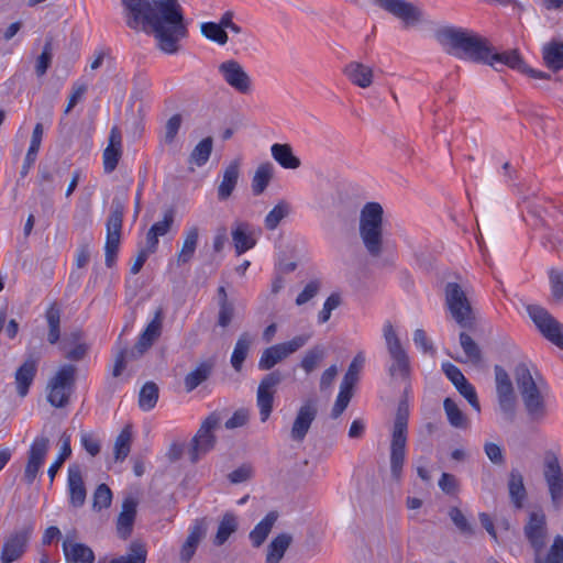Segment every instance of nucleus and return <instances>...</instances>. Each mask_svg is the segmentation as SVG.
I'll list each match as a JSON object with an SVG mask.
<instances>
[{
	"instance_id": "nucleus-1",
	"label": "nucleus",
	"mask_w": 563,
	"mask_h": 563,
	"mask_svg": "<svg viewBox=\"0 0 563 563\" xmlns=\"http://www.w3.org/2000/svg\"><path fill=\"white\" fill-rule=\"evenodd\" d=\"M121 4L128 27L135 31L151 29L162 52H178L179 41L188 34L178 0H121Z\"/></svg>"
},
{
	"instance_id": "nucleus-2",
	"label": "nucleus",
	"mask_w": 563,
	"mask_h": 563,
	"mask_svg": "<svg viewBox=\"0 0 563 563\" xmlns=\"http://www.w3.org/2000/svg\"><path fill=\"white\" fill-rule=\"evenodd\" d=\"M440 42L449 46L448 53L474 63L485 64L490 43L487 38L473 32L448 27L441 31Z\"/></svg>"
},
{
	"instance_id": "nucleus-3",
	"label": "nucleus",
	"mask_w": 563,
	"mask_h": 563,
	"mask_svg": "<svg viewBox=\"0 0 563 563\" xmlns=\"http://www.w3.org/2000/svg\"><path fill=\"white\" fill-rule=\"evenodd\" d=\"M515 379L529 421L542 423L548 417L545 397L527 364L520 363L516 366Z\"/></svg>"
},
{
	"instance_id": "nucleus-4",
	"label": "nucleus",
	"mask_w": 563,
	"mask_h": 563,
	"mask_svg": "<svg viewBox=\"0 0 563 563\" xmlns=\"http://www.w3.org/2000/svg\"><path fill=\"white\" fill-rule=\"evenodd\" d=\"M383 217L384 210L378 202H367L360 212V236L373 257L383 253Z\"/></svg>"
},
{
	"instance_id": "nucleus-5",
	"label": "nucleus",
	"mask_w": 563,
	"mask_h": 563,
	"mask_svg": "<svg viewBox=\"0 0 563 563\" xmlns=\"http://www.w3.org/2000/svg\"><path fill=\"white\" fill-rule=\"evenodd\" d=\"M409 408L407 401H400L394 420L390 440V473L395 481H399L406 459L408 440Z\"/></svg>"
},
{
	"instance_id": "nucleus-6",
	"label": "nucleus",
	"mask_w": 563,
	"mask_h": 563,
	"mask_svg": "<svg viewBox=\"0 0 563 563\" xmlns=\"http://www.w3.org/2000/svg\"><path fill=\"white\" fill-rule=\"evenodd\" d=\"M383 333L391 361L388 366L389 376L391 378L400 377L407 380L411 372L410 360L390 322L384 324Z\"/></svg>"
},
{
	"instance_id": "nucleus-7",
	"label": "nucleus",
	"mask_w": 563,
	"mask_h": 563,
	"mask_svg": "<svg viewBox=\"0 0 563 563\" xmlns=\"http://www.w3.org/2000/svg\"><path fill=\"white\" fill-rule=\"evenodd\" d=\"M77 368L66 364L58 368L49 379L47 389V401L55 408H63L69 402L70 395L75 389Z\"/></svg>"
},
{
	"instance_id": "nucleus-8",
	"label": "nucleus",
	"mask_w": 563,
	"mask_h": 563,
	"mask_svg": "<svg viewBox=\"0 0 563 563\" xmlns=\"http://www.w3.org/2000/svg\"><path fill=\"white\" fill-rule=\"evenodd\" d=\"M221 423L220 413L211 412L200 424V428L190 441L189 457L197 463L202 456L212 451L217 443L214 431Z\"/></svg>"
},
{
	"instance_id": "nucleus-9",
	"label": "nucleus",
	"mask_w": 563,
	"mask_h": 563,
	"mask_svg": "<svg viewBox=\"0 0 563 563\" xmlns=\"http://www.w3.org/2000/svg\"><path fill=\"white\" fill-rule=\"evenodd\" d=\"M445 305L454 319L462 328H472L474 313L466 292L457 283H448L444 288Z\"/></svg>"
},
{
	"instance_id": "nucleus-10",
	"label": "nucleus",
	"mask_w": 563,
	"mask_h": 563,
	"mask_svg": "<svg viewBox=\"0 0 563 563\" xmlns=\"http://www.w3.org/2000/svg\"><path fill=\"white\" fill-rule=\"evenodd\" d=\"M124 206L121 201L114 199L111 205L110 213L108 216L106 228L107 236L104 244L106 265L111 268L117 261L119 246L121 242V230L123 222Z\"/></svg>"
},
{
	"instance_id": "nucleus-11",
	"label": "nucleus",
	"mask_w": 563,
	"mask_h": 563,
	"mask_svg": "<svg viewBox=\"0 0 563 563\" xmlns=\"http://www.w3.org/2000/svg\"><path fill=\"white\" fill-rule=\"evenodd\" d=\"M542 474L551 504L555 510H559L563 505V470L558 454L552 450L544 452Z\"/></svg>"
},
{
	"instance_id": "nucleus-12",
	"label": "nucleus",
	"mask_w": 563,
	"mask_h": 563,
	"mask_svg": "<svg viewBox=\"0 0 563 563\" xmlns=\"http://www.w3.org/2000/svg\"><path fill=\"white\" fill-rule=\"evenodd\" d=\"M309 340L310 334H300L294 336L287 342L278 343L265 349L260 357L258 368L261 371L272 369L276 364L305 346Z\"/></svg>"
},
{
	"instance_id": "nucleus-13",
	"label": "nucleus",
	"mask_w": 563,
	"mask_h": 563,
	"mask_svg": "<svg viewBox=\"0 0 563 563\" xmlns=\"http://www.w3.org/2000/svg\"><path fill=\"white\" fill-rule=\"evenodd\" d=\"M34 532V522L29 520L19 529L11 532L3 542L0 553L2 563H13L20 560L26 551L29 541Z\"/></svg>"
},
{
	"instance_id": "nucleus-14",
	"label": "nucleus",
	"mask_w": 563,
	"mask_h": 563,
	"mask_svg": "<svg viewBox=\"0 0 563 563\" xmlns=\"http://www.w3.org/2000/svg\"><path fill=\"white\" fill-rule=\"evenodd\" d=\"M496 394L504 419L512 422L516 416V395L512 382L504 367L495 365Z\"/></svg>"
},
{
	"instance_id": "nucleus-15",
	"label": "nucleus",
	"mask_w": 563,
	"mask_h": 563,
	"mask_svg": "<svg viewBox=\"0 0 563 563\" xmlns=\"http://www.w3.org/2000/svg\"><path fill=\"white\" fill-rule=\"evenodd\" d=\"M529 317L539 331L552 343L563 350V324H561L548 310L537 305L527 307Z\"/></svg>"
},
{
	"instance_id": "nucleus-16",
	"label": "nucleus",
	"mask_w": 563,
	"mask_h": 563,
	"mask_svg": "<svg viewBox=\"0 0 563 563\" xmlns=\"http://www.w3.org/2000/svg\"><path fill=\"white\" fill-rule=\"evenodd\" d=\"M282 380L283 375L280 372L273 371L262 378L257 387L256 405L260 409V418L262 422H265L273 411L274 396L276 394V388Z\"/></svg>"
},
{
	"instance_id": "nucleus-17",
	"label": "nucleus",
	"mask_w": 563,
	"mask_h": 563,
	"mask_svg": "<svg viewBox=\"0 0 563 563\" xmlns=\"http://www.w3.org/2000/svg\"><path fill=\"white\" fill-rule=\"evenodd\" d=\"M218 71L224 82L241 95L252 90V79L243 66L235 59H228L218 66Z\"/></svg>"
},
{
	"instance_id": "nucleus-18",
	"label": "nucleus",
	"mask_w": 563,
	"mask_h": 563,
	"mask_svg": "<svg viewBox=\"0 0 563 563\" xmlns=\"http://www.w3.org/2000/svg\"><path fill=\"white\" fill-rule=\"evenodd\" d=\"M318 415L317 398H308L299 407L290 430L292 441L302 442Z\"/></svg>"
},
{
	"instance_id": "nucleus-19",
	"label": "nucleus",
	"mask_w": 563,
	"mask_h": 563,
	"mask_svg": "<svg viewBox=\"0 0 563 563\" xmlns=\"http://www.w3.org/2000/svg\"><path fill=\"white\" fill-rule=\"evenodd\" d=\"M49 449V440L47 437H36L27 452V462L25 465L23 479L27 485H32L38 474L40 468L44 464L46 454Z\"/></svg>"
},
{
	"instance_id": "nucleus-20",
	"label": "nucleus",
	"mask_w": 563,
	"mask_h": 563,
	"mask_svg": "<svg viewBox=\"0 0 563 563\" xmlns=\"http://www.w3.org/2000/svg\"><path fill=\"white\" fill-rule=\"evenodd\" d=\"M164 311L157 308L153 320L147 324L145 330L140 334L134 347L130 351L132 358L141 357L161 336L163 329Z\"/></svg>"
},
{
	"instance_id": "nucleus-21",
	"label": "nucleus",
	"mask_w": 563,
	"mask_h": 563,
	"mask_svg": "<svg viewBox=\"0 0 563 563\" xmlns=\"http://www.w3.org/2000/svg\"><path fill=\"white\" fill-rule=\"evenodd\" d=\"M372 2L401 20L406 25L416 24L421 20V11L406 0H372Z\"/></svg>"
},
{
	"instance_id": "nucleus-22",
	"label": "nucleus",
	"mask_w": 563,
	"mask_h": 563,
	"mask_svg": "<svg viewBox=\"0 0 563 563\" xmlns=\"http://www.w3.org/2000/svg\"><path fill=\"white\" fill-rule=\"evenodd\" d=\"M40 357L34 353L27 355L26 360L18 367L14 374L16 393L21 398L29 394V389L37 373Z\"/></svg>"
},
{
	"instance_id": "nucleus-23",
	"label": "nucleus",
	"mask_w": 563,
	"mask_h": 563,
	"mask_svg": "<svg viewBox=\"0 0 563 563\" xmlns=\"http://www.w3.org/2000/svg\"><path fill=\"white\" fill-rule=\"evenodd\" d=\"M67 490L69 504L75 508H80L86 501L87 490L82 477L80 465L70 464L68 466Z\"/></svg>"
},
{
	"instance_id": "nucleus-24",
	"label": "nucleus",
	"mask_w": 563,
	"mask_h": 563,
	"mask_svg": "<svg viewBox=\"0 0 563 563\" xmlns=\"http://www.w3.org/2000/svg\"><path fill=\"white\" fill-rule=\"evenodd\" d=\"M545 516L541 512H531L529 520L525 526V536L530 542L531 547L540 555V551L544 545V538L547 532Z\"/></svg>"
},
{
	"instance_id": "nucleus-25",
	"label": "nucleus",
	"mask_w": 563,
	"mask_h": 563,
	"mask_svg": "<svg viewBox=\"0 0 563 563\" xmlns=\"http://www.w3.org/2000/svg\"><path fill=\"white\" fill-rule=\"evenodd\" d=\"M122 156V134L118 126H113L109 134V143L104 148L102 158H103V169L107 174L112 173Z\"/></svg>"
},
{
	"instance_id": "nucleus-26",
	"label": "nucleus",
	"mask_w": 563,
	"mask_h": 563,
	"mask_svg": "<svg viewBox=\"0 0 563 563\" xmlns=\"http://www.w3.org/2000/svg\"><path fill=\"white\" fill-rule=\"evenodd\" d=\"M487 55V62H485V64L494 67L496 70L501 69L499 66H507L511 69L520 71L525 64L517 49L498 53L490 45L489 53Z\"/></svg>"
},
{
	"instance_id": "nucleus-27",
	"label": "nucleus",
	"mask_w": 563,
	"mask_h": 563,
	"mask_svg": "<svg viewBox=\"0 0 563 563\" xmlns=\"http://www.w3.org/2000/svg\"><path fill=\"white\" fill-rule=\"evenodd\" d=\"M63 552L67 563H93L95 553L88 545L75 542L69 536L63 541Z\"/></svg>"
},
{
	"instance_id": "nucleus-28",
	"label": "nucleus",
	"mask_w": 563,
	"mask_h": 563,
	"mask_svg": "<svg viewBox=\"0 0 563 563\" xmlns=\"http://www.w3.org/2000/svg\"><path fill=\"white\" fill-rule=\"evenodd\" d=\"M137 501L132 498H125L122 504V510L119 514L117 521L118 534L121 539H128L133 529V523L136 516Z\"/></svg>"
},
{
	"instance_id": "nucleus-29",
	"label": "nucleus",
	"mask_w": 563,
	"mask_h": 563,
	"mask_svg": "<svg viewBox=\"0 0 563 563\" xmlns=\"http://www.w3.org/2000/svg\"><path fill=\"white\" fill-rule=\"evenodd\" d=\"M345 77L355 86L360 88H368L373 84L374 71L373 68L360 63L351 62L345 65L343 69Z\"/></svg>"
},
{
	"instance_id": "nucleus-30",
	"label": "nucleus",
	"mask_w": 563,
	"mask_h": 563,
	"mask_svg": "<svg viewBox=\"0 0 563 563\" xmlns=\"http://www.w3.org/2000/svg\"><path fill=\"white\" fill-rule=\"evenodd\" d=\"M200 236L198 225H191L184 232V240L179 252L177 253L178 266L190 263L195 256Z\"/></svg>"
},
{
	"instance_id": "nucleus-31",
	"label": "nucleus",
	"mask_w": 563,
	"mask_h": 563,
	"mask_svg": "<svg viewBox=\"0 0 563 563\" xmlns=\"http://www.w3.org/2000/svg\"><path fill=\"white\" fill-rule=\"evenodd\" d=\"M240 159H234L225 167L222 180L218 187L219 200H227L235 189L240 177Z\"/></svg>"
},
{
	"instance_id": "nucleus-32",
	"label": "nucleus",
	"mask_w": 563,
	"mask_h": 563,
	"mask_svg": "<svg viewBox=\"0 0 563 563\" xmlns=\"http://www.w3.org/2000/svg\"><path fill=\"white\" fill-rule=\"evenodd\" d=\"M206 533V522L205 519H197L195 521V525L191 527L189 534L183 544L181 551H180V559L184 562H189L192 555L196 552V549L200 542V540L203 538Z\"/></svg>"
},
{
	"instance_id": "nucleus-33",
	"label": "nucleus",
	"mask_w": 563,
	"mask_h": 563,
	"mask_svg": "<svg viewBox=\"0 0 563 563\" xmlns=\"http://www.w3.org/2000/svg\"><path fill=\"white\" fill-rule=\"evenodd\" d=\"M231 234L238 255L253 249L256 243L250 233V224L247 222L235 221Z\"/></svg>"
},
{
	"instance_id": "nucleus-34",
	"label": "nucleus",
	"mask_w": 563,
	"mask_h": 563,
	"mask_svg": "<svg viewBox=\"0 0 563 563\" xmlns=\"http://www.w3.org/2000/svg\"><path fill=\"white\" fill-rule=\"evenodd\" d=\"M508 493L515 508L521 509L527 498V489L523 483V476L517 468H512L509 473Z\"/></svg>"
},
{
	"instance_id": "nucleus-35",
	"label": "nucleus",
	"mask_w": 563,
	"mask_h": 563,
	"mask_svg": "<svg viewBox=\"0 0 563 563\" xmlns=\"http://www.w3.org/2000/svg\"><path fill=\"white\" fill-rule=\"evenodd\" d=\"M542 57L545 66L552 71L563 69V42L551 41L542 48Z\"/></svg>"
},
{
	"instance_id": "nucleus-36",
	"label": "nucleus",
	"mask_w": 563,
	"mask_h": 563,
	"mask_svg": "<svg viewBox=\"0 0 563 563\" xmlns=\"http://www.w3.org/2000/svg\"><path fill=\"white\" fill-rule=\"evenodd\" d=\"M273 158L286 169H297L300 167V159L294 155L289 144L275 143L271 147Z\"/></svg>"
},
{
	"instance_id": "nucleus-37",
	"label": "nucleus",
	"mask_w": 563,
	"mask_h": 563,
	"mask_svg": "<svg viewBox=\"0 0 563 563\" xmlns=\"http://www.w3.org/2000/svg\"><path fill=\"white\" fill-rule=\"evenodd\" d=\"M277 511H269L250 532V540L255 548H260L266 540L277 521Z\"/></svg>"
},
{
	"instance_id": "nucleus-38",
	"label": "nucleus",
	"mask_w": 563,
	"mask_h": 563,
	"mask_svg": "<svg viewBox=\"0 0 563 563\" xmlns=\"http://www.w3.org/2000/svg\"><path fill=\"white\" fill-rule=\"evenodd\" d=\"M274 174V166L266 162L261 164L252 178L251 188L254 196L262 195L269 185Z\"/></svg>"
},
{
	"instance_id": "nucleus-39",
	"label": "nucleus",
	"mask_w": 563,
	"mask_h": 563,
	"mask_svg": "<svg viewBox=\"0 0 563 563\" xmlns=\"http://www.w3.org/2000/svg\"><path fill=\"white\" fill-rule=\"evenodd\" d=\"M291 541L292 538L288 533H280L275 537L267 547L265 563H279Z\"/></svg>"
},
{
	"instance_id": "nucleus-40",
	"label": "nucleus",
	"mask_w": 563,
	"mask_h": 563,
	"mask_svg": "<svg viewBox=\"0 0 563 563\" xmlns=\"http://www.w3.org/2000/svg\"><path fill=\"white\" fill-rule=\"evenodd\" d=\"M212 369L213 364L211 362H202L194 371L189 372L184 379L186 391L190 393L206 382L210 377Z\"/></svg>"
},
{
	"instance_id": "nucleus-41",
	"label": "nucleus",
	"mask_w": 563,
	"mask_h": 563,
	"mask_svg": "<svg viewBox=\"0 0 563 563\" xmlns=\"http://www.w3.org/2000/svg\"><path fill=\"white\" fill-rule=\"evenodd\" d=\"M238 530V519L232 512H227L222 517L213 543L218 547L224 544L228 539Z\"/></svg>"
},
{
	"instance_id": "nucleus-42",
	"label": "nucleus",
	"mask_w": 563,
	"mask_h": 563,
	"mask_svg": "<svg viewBox=\"0 0 563 563\" xmlns=\"http://www.w3.org/2000/svg\"><path fill=\"white\" fill-rule=\"evenodd\" d=\"M60 314L62 311L55 302L46 310L45 318L48 324L47 341L51 344L57 343L60 338Z\"/></svg>"
},
{
	"instance_id": "nucleus-43",
	"label": "nucleus",
	"mask_w": 563,
	"mask_h": 563,
	"mask_svg": "<svg viewBox=\"0 0 563 563\" xmlns=\"http://www.w3.org/2000/svg\"><path fill=\"white\" fill-rule=\"evenodd\" d=\"M159 389L154 382H146L139 394V406L143 411L152 410L158 400Z\"/></svg>"
},
{
	"instance_id": "nucleus-44",
	"label": "nucleus",
	"mask_w": 563,
	"mask_h": 563,
	"mask_svg": "<svg viewBox=\"0 0 563 563\" xmlns=\"http://www.w3.org/2000/svg\"><path fill=\"white\" fill-rule=\"evenodd\" d=\"M252 340L249 333H243L238 339L233 353L231 355V364L236 372H240L247 356Z\"/></svg>"
},
{
	"instance_id": "nucleus-45",
	"label": "nucleus",
	"mask_w": 563,
	"mask_h": 563,
	"mask_svg": "<svg viewBox=\"0 0 563 563\" xmlns=\"http://www.w3.org/2000/svg\"><path fill=\"white\" fill-rule=\"evenodd\" d=\"M213 140L211 136L202 139L192 150L189 156V163L201 167L203 166L212 152Z\"/></svg>"
},
{
	"instance_id": "nucleus-46",
	"label": "nucleus",
	"mask_w": 563,
	"mask_h": 563,
	"mask_svg": "<svg viewBox=\"0 0 563 563\" xmlns=\"http://www.w3.org/2000/svg\"><path fill=\"white\" fill-rule=\"evenodd\" d=\"M443 408L450 424L454 428L465 429L468 426V420L462 410L457 407L456 402L451 398H445Z\"/></svg>"
},
{
	"instance_id": "nucleus-47",
	"label": "nucleus",
	"mask_w": 563,
	"mask_h": 563,
	"mask_svg": "<svg viewBox=\"0 0 563 563\" xmlns=\"http://www.w3.org/2000/svg\"><path fill=\"white\" fill-rule=\"evenodd\" d=\"M201 34L219 45H225L229 41L227 31L216 22H203L200 25Z\"/></svg>"
},
{
	"instance_id": "nucleus-48",
	"label": "nucleus",
	"mask_w": 563,
	"mask_h": 563,
	"mask_svg": "<svg viewBox=\"0 0 563 563\" xmlns=\"http://www.w3.org/2000/svg\"><path fill=\"white\" fill-rule=\"evenodd\" d=\"M146 556L147 550L145 545L140 542H132L130 545V552L126 555L111 559L110 563H145Z\"/></svg>"
},
{
	"instance_id": "nucleus-49",
	"label": "nucleus",
	"mask_w": 563,
	"mask_h": 563,
	"mask_svg": "<svg viewBox=\"0 0 563 563\" xmlns=\"http://www.w3.org/2000/svg\"><path fill=\"white\" fill-rule=\"evenodd\" d=\"M534 563H563V537L555 536L548 553L544 556L537 555Z\"/></svg>"
},
{
	"instance_id": "nucleus-50",
	"label": "nucleus",
	"mask_w": 563,
	"mask_h": 563,
	"mask_svg": "<svg viewBox=\"0 0 563 563\" xmlns=\"http://www.w3.org/2000/svg\"><path fill=\"white\" fill-rule=\"evenodd\" d=\"M132 430L131 426L128 424L119 433L114 443V456L115 460H124L131 450Z\"/></svg>"
},
{
	"instance_id": "nucleus-51",
	"label": "nucleus",
	"mask_w": 563,
	"mask_h": 563,
	"mask_svg": "<svg viewBox=\"0 0 563 563\" xmlns=\"http://www.w3.org/2000/svg\"><path fill=\"white\" fill-rule=\"evenodd\" d=\"M53 59V37H46L43 51L35 62V74L37 77H42L46 74L51 67Z\"/></svg>"
},
{
	"instance_id": "nucleus-52",
	"label": "nucleus",
	"mask_w": 563,
	"mask_h": 563,
	"mask_svg": "<svg viewBox=\"0 0 563 563\" xmlns=\"http://www.w3.org/2000/svg\"><path fill=\"white\" fill-rule=\"evenodd\" d=\"M289 213V205L282 200L279 201L265 217L264 224L269 231L275 230L280 221L285 219Z\"/></svg>"
},
{
	"instance_id": "nucleus-53",
	"label": "nucleus",
	"mask_w": 563,
	"mask_h": 563,
	"mask_svg": "<svg viewBox=\"0 0 563 563\" xmlns=\"http://www.w3.org/2000/svg\"><path fill=\"white\" fill-rule=\"evenodd\" d=\"M460 344L467 360L473 364H479L483 361L481 347L467 333H460Z\"/></svg>"
},
{
	"instance_id": "nucleus-54",
	"label": "nucleus",
	"mask_w": 563,
	"mask_h": 563,
	"mask_svg": "<svg viewBox=\"0 0 563 563\" xmlns=\"http://www.w3.org/2000/svg\"><path fill=\"white\" fill-rule=\"evenodd\" d=\"M324 356V347L321 345H316L306 352L305 356L301 360L300 366L307 374H310L317 368V366L323 360Z\"/></svg>"
},
{
	"instance_id": "nucleus-55",
	"label": "nucleus",
	"mask_w": 563,
	"mask_h": 563,
	"mask_svg": "<svg viewBox=\"0 0 563 563\" xmlns=\"http://www.w3.org/2000/svg\"><path fill=\"white\" fill-rule=\"evenodd\" d=\"M70 454H71L70 438L68 435L63 434L60 452H59L56 461L49 466V468L47 471L51 484L53 483L58 470L62 467L64 462L70 456Z\"/></svg>"
},
{
	"instance_id": "nucleus-56",
	"label": "nucleus",
	"mask_w": 563,
	"mask_h": 563,
	"mask_svg": "<svg viewBox=\"0 0 563 563\" xmlns=\"http://www.w3.org/2000/svg\"><path fill=\"white\" fill-rule=\"evenodd\" d=\"M352 396L353 387L341 384L340 391L331 410V417L333 419L339 418L343 413V411L347 408Z\"/></svg>"
},
{
	"instance_id": "nucleus-57",
	"label": "nucleus",
	"mask_w": 563,
	"mask_h": 563,
	"mask_svg": "<svg viewBox=\"0 0 563 563\" xmlns=\"http://www.w3.org/2000/svg\"><path fill=\"white\" fill-rule=\"evenodd\" d=\"M365 357L362 352L357 353L351 364L349 365V368L341 382V384L353 387L358 380V374L362 371L364 366Z\"/></svg>"
},
{
	"instance_id": "nucleus-58",
	"label": "nucleus",
	"mask_w": 563,
	"mask_h": 563,
	"mask_svg": "<svg viewBox=\"0 0 563 563\" xmlns=\"http://www.w3.org/2000/svg\"><path fill=\"white\" fill-rule=\"evenodd\" d=\"M112 501V492L106 484H100L93 493V510L100 511L108 508Z\"/></svg>"
},
{
	"instance_id": "nucleus-59",
	"label": "nucleus",
	"mask_w": 563,
	"mask_h": 563,
	"mask_svg": "<svg viewBox=\"0 0 563 563\" xmlns=\"http://www.w3.org/2000/svg\"><path fill=\"white\" fill-rule=\"evenodd\" d=\"M183 123V117L179 113L172 115L165 124L164 141L166 144L174 143Z\"/></svg>"
},
{
	"instance_id": "nucleus-60",
	"label": "nucleus",
	"mask_w": 563,
	"mask_h": 563,
	"mask_svg": "<svg viewBox=\"0 0 563 563\" xmlns=\"http://www.w3.org/2000/svg\"><path fill=\"white\" fill-rule=\"evenodd\" d=\"M449 517L462 533L473 534V528L471 523L457 507L450 508Z\"/></svg>"
},
{
	"instance_id": "nucleus-61",
	"label": "nucleus",
	"mask_w": 563,
	"mask_h": 563,
	"mask_svg": "<svg viewBox=\"0 0 563 563\" xmlns=\"http://www.w3.org/2000/svg\"><path fill=\"white\" fill-rule=\"evenodd\" d=\"M456 389L459 390V393L467 399V401L470 402V405L476 410V411H479L481 410V405H479V401H478V398H477V394H476V390L474 388V386L468 383V380L465 378L464 382H462L457 387Z\"/></svg>"
},
{
	"instance_id": "nucleus-62",
	"label": "nucleus",
	"mask_w": 563,
	"mask_h": 563,
	"mask_svg": "<svg viewBox=\"0 0 563 563\" xmlns=\"http://www.w3.org/2000/svg\"><path fill=\"white\" fill-rule=\"evenodd\" d=\"M339 305H340L339 295H336V294L330 295L327 298L325 302L323 303L322 310L319 312V316H318L319 323L327 322L331 317L332 310L338 308Z\"/></svg>"
},
{
	"instance_id": "nucleus-63",
	"label": "nucleus",
	"mask_w": 563,
	"mask_h": 563,
	"mask_svg": "<svg viewBox=\"0 0 563 563\" xmlns=\"http://www.w3.org/2000/svg\"><path fill=\"white\" fill-rule=\"evenodd\" d=\"M550 284L554 299L563 300V271L558 272L552 269L550 272Z\"/></svg>"
},
{
	"instance_id": "nucleus-64",
	"label": "nucleus",
	"mask_w": 563,
	"mask_h": 563,
	"mask_svg": "<svg viewBox=\"0 0 563 563\" xmlns=\"http://www.w3.org/2000/svg\"><path fill=\"white\" fill-rule=\"evenodd\" d=\"M82 448L91 455L96 456L100 452V441L92 433L82 432L80 435Z\"/></svg>"
}]
</instances>
